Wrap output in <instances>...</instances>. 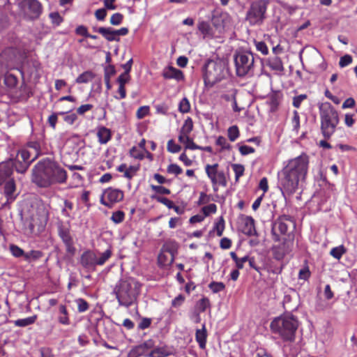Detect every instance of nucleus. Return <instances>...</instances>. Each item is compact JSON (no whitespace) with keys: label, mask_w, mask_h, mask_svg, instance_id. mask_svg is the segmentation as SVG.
<instances>
[{"label":"nucleus","mask_w":357,"mask_h":357,"mask_svg":"<svg viewBox=\"0 0 357 357\" xmlns=\"http://www.w3.org/2000/svg\"><path fill=\"white\" fill-rule=\"evenodd\" d=\"M4 183V195L7 199L6 203L13 202L16 199V196L14 195L16 190L15 181L11 178Z\"/></svg>","instance_id":"412c9836"},{"label":"nucleus","mask_w":357,"mask_h":357,"mask_svg":"<svg viewBox=\"0 0 357 357\" xmlns=\"http://www.w3.org/2000/svg\"><path fill=\"white\" fill-rule=\"evenodd\" d=\"M19 8L31 20L38 18L42 13V5L38 0H22L19 3Z\"/></svg>","instance_id":"f8f14e48"},{"label":"nucleus","mask_w":357,"mask_h":357,"mask_svg":"<svg viewBox=\"0 0 357 357\" xmlns=\"http://www.w3.org/2000/svg\"><path fill=\"white\" fill-rule=\"evenodd\" d=\"M202 211L205 217L210 214L215 213L217 211V206L215 204H210L207 206H204L202 208Z\"/></svg>","instance_id":"09e8293b"},{"label":"nucleus","mask_w":357,"mask_h":357,"mask_svg":"<svg viewBox=\"0 0 357 357\" xmlns=\"http://www.w3.org/2000/svg\"><path fill=\"white\" fill-rule=\"evenodd\" d=\"M240 135L237 126H230L227 130V136L231 142L236 141Z\"/></svg>","instance_id":"e433bc0d"},{"label":"nucleus","mask_w":357,"mask_h":357,"mask_svg":"<svg viewBox=\"0 0 357 357\" xmlns=\"http://www.w3.org/2000/svg\"><path fill=\"white\" fill-rule=\"evenodd\" d=\"M58 233L66 246V252L71 256H73L75 253L76 248L74 246L70 229L68 227L61 225L58 227Z\"/></svg>","instance_id":"2eb2a0df"},{"label":"nucleus","mask_w":357,"mask_h":357,"mask_svg":"<svg viewBox=\"0 0 357 357\" xmlns=\"http://www.w3.org/2000/svg\"><path fill=\"white\" fill-rule=\"evenodd\" d=\"M137 169L138 168L135 166H130L128 168L127 167L124 172L123 176L126 178L131 179L136 174Z\"/></svg>","instance_id":"69168bd1"},{"label":"nucleus","mask_w":357,"mask_h":357,"mask_svg":"<svg viewBox=\"0 0 357 357\" xmlns=\"http://www.w3.org/2000/svg\"><path fill=\"white\" fill-rule=\"evenodd\" d=\"M190 105L186 98H183L178 105V109L181 113H187L190 111Z\"/></svg>","instance_id":"3c124183"},{"label":"nucleus","mask_w":357,"mask_h":357,"mask_svg":"<svg viewBox=\"0 0 357 357\" xmlns=\"http://www.w3.org/2000/svg\"><path fill=\"white\" fill-rule=\"evenodd\" d=\"M307 98V95L305 94H301L299 96H295L294 98H293V106L296 108H299L301 105V102L306 100Z\"/></svg>","instance_id":"680f3d73"},{"label":"nucleus","mask_w":357,"mask_h":357,"mask_svg":"<svg viewBox=\"0 0 357 357\" xmlns=\"http://www.w3.org/2000/svg\"><path fill=\"white\" fill-rule=\"evenodd\" d=\"M77 305V310L79 312H86L89 309L88 303L83 298H77L75 300Z\"/></svg>","instance_id":"5fc2aeb1"},{"label":"nucleus","mask_w":357,"mask_h":357,"mask_svg":"<svg viewBox=\"0 0 357 357\" xmlns=\"http://www.w3.org/2000/svg\"><path fill=\"white\" fill-rule=\"evenodd\" d=\"M17 155H19L20 158L22 159L24 162H29V165L33 161L36 160L33 159L34 154L33 153V152L31 151L26 149L22 150Z\"/></svg>","instance_id":"72a5a7b5"},{"label":"nucleus","mask_w":357,"mask_h":357,"mask_svg":"<svg viewBox=\"0 0 357 357\" xmlns=\"http://www.w3.org/2000/svg\"><path fill=\"white\" fill-rule=\"evenodd\" d=\"M198 29L204 36H210L213 34L212 28L207 22H200L198 24Z\"/></svg>","instance_id":"2f4dec72"},{"label":"nucleus","mask_w":357,"mask_h":357,"mask_svg":"<svg viewBox=\"0 0 357 357\" xmlns=\"http://www.w3.org/2000/svg\"><path fill=\"white\" fill-rule=\"evenodd\" d=\"M97 137L100 144H105L111 139V130L104 126L99 127L97 131Z\"/></svg>","instance_id":"5701e85b"},{"label":"nucleus","mask_w":357,"mask_h":357,"mask_svg":"<svg viewBox=\"0 0 357 357\" xmlns=\"http://www.w3.org/2000/svg\"><path fill=\"white\" fill-rule=\"evenodd\" d=\"M6 162H12V172H13V169L16 170L17 172L24 174L26 172L27 169L29 167V162H24L22 159L20 158L19 155L14 160L10 159L6 160Z\"/></svg>","instance_id":"4be33fe9"},{"label":"nucleus","mask_w":357,"mask_h":357,"mask_svg":"<svg viewBox=\"0 0 357 357\" xmlns=\"http://www.w3.org/2000/svg\"><path fill=\"white\" fill-rule=\"evenodd\" d=\"M219 165L218 163L213 165H206L205 166V172L208 177L210 178L214 192H217L218 185L226 187L227 185V178L223 171H218Z\"/></svg>","instance_id":"9b49d317"},{"label":"nucleus","mask_w":357,"mask_h":357,"mask_svg":"<svg viewBox=\"0 0 357 357\" xmlns=\"http://www.w3.org/2000/svg\"><path fill=\"white\" fill-rule=\"evenodd\" d=\"M11 54H13L12 49H7L0 54V76L4 75V83L9 88L15 87L17 83V77L7 72L14 67Z\"/></svg>","instance_id":"1a4fd4ad"},{"label":"nucleus","mask_w":357,"mask_h":357,"mask_svg":"<svg viewBox=\"0 0 357 357\" xmlns=\"http://www.w3.org/2000/svg\"><path fill=\"white\" fill-rule=\"evenodd\" d=\"M28 147L29 148V151H31L34 154L33 159H36L43 153L40 151V145L38 142H30L28 144Z\"/></svg>","instance_id":"c9c22d12"},{"label":"nucleus","mask_w":357,"mask_h":357,"mask_svg":"<svg viewBox=\"0 0 357 357\" xmlns=\"http://www.w3.org/2000/svg\"><path fill=\"white\" fill-rule=\"evenodd\" d=\"M282 99V93L279 91H272L268 96L267 104L270 106V112H275L278 110Z\"/></svg>","instance_id":"f3484780"},{"label":"nucleus","mask_w":357,"mask_h":357,"mask_svg":"<svg viewBox=\"0 0 357 357\" xmlns=\"http://www.w3.org/2000/svg\"><path fill=\"white\" fill-rule=\"evenodd\" d=\"M241 231L244 234L248 236L256 234L255 220L251 216H246L243 218Z\"/></svg>","instance_id":"aec40b11"},{"label":"nucleus","mask_w":357,"mask_h":357,"mask_svg":"<svg viewBox=\"0 0 357 357\" xmlns=\"http://www.w3.org/2000/svg\"><path fill=\"white\" fill-rule=\"evenodd\" d=\"M130 155L131 157H132L135 159H139V160H142L144 157L143 152L142 151H140L136 146H133L130 150Z\"/></svg>","instance_id":"bf43d9fd"},{"label":"nucleus","mask_w":357,"mask_h":357,"mask_svg":"<svg viewBox=\"0 0 357 357\" xmlns=\"http://www.w3.org/2000/svg\"><path fill=\"white\" fill-rule=\"evenodd\" d=\"M123 196L122 190L109 188L103 192L100 197V203L108 208H112L114 204L123 200Z\"/></svg>","instance_id":"4468645a"},{"label":"nucleus","mask_w":357,"mask_h":357,"mask_svg":"<svg viewBox=\"0 0 357 357\" xmlns=\"http://www.w3.org/2000/svg\"><path fill=\"white\" fill-rule=\"evenodd\" d=\"M192 128H193L192 120L191 118L188 117L185 120V121L183 123V126L181 128L180 132H181L183 134H185V135H189V134L192 130Z\"/></svg>","instance_id":"f704fd0d"},{"label":"nucleus","mask_w":357,"mask_h":357,"mask_svg":"<svg viewBox=\"0 0 357 357\" xmlns=\"http://www.w3.org/2000/svg\"><path fill=\"white\" fill-rule=\"evenodd\" d=\"M178 244L175 241H168L165 243L163 245L161 251L163 252H166L171 257H174L175 258V255L178 252Z\"/></svg>","instance_id":"393cba45"},{"label":"nucleus","mask_w":357,"mask_h":357,"mask_svg":"<svg viewBox=\"0 0 357 357\" xmlns=\"http://www.w3.org/2000/svg\"><path fill=\"white\" fill-rule=\"evenodd\" d=\"M130 76L127 73H121L116 79L119 84L126 85L129 82Z\"/></svg>","instance_id":"338daca9"},{"label":"nucleus","mask_w":357,"mask_h":357,"mask_svg":"<svg viewBox=\"0 0 357 357\" xmlns=\"http://www.w3.org/2000/svg\"><path fill=\"white\" fill-rule=\"evenodd\" d=\"M321 130L325 139H329L335 131L339 123L338 113L331 105L320 108Z\"/></svg>","instance_id":"39448f33"},{"label":"nucleus","mask_w":357,"mask_h":357,"mask_svg":"<svg viewBox=\"0 0 357 357\" xmlns=\"http://www.w3.org/2000/svg\"><path fill=\"white\" fill-rule=\"evenodd\" d=\"M215 144L221 146L222 150H230L231 148L230 144L227 142L226 138L223 136H219L216 139Z\"/></svg>","instance_id":"de8ad7c7"},{"label":"nucleus","mask_w":357,"mask_h":357,"mask_svg":"<svg viewBox=\"0 0 357 357\" xmlns=\"http://www.w3.org/2000/svg\"><path fill=\"white\" fill-rule=\"evenodd\" d=\"M37 319L36 315H33L24 319H20L14 321V324L17 327H26L35 323Z\"/></svg>","instance_id":"c85d7f7f"},{"label":"nucleus","mask_w":357,"mask_h":357,"mask_svg":"<svg viewBox=\"0 0 357 357\" xmlns=\"http://www.w3.org/2000/svg\"><path fill=\"white\" fill-rule=\"evenodd\" d=\"M291 123L293 126V130L296 132H298L300 128V116L298 112L296 110L294 111L293 112Z\"/></svg>","instance_id":"8fccbe9b"},{"label":"nucleus","mask_w":357,"mask_h":357,"mask_svg":"<svg viewBox=\"0 0 357 357\" xmlns=\"http://www.w3.org/2000/svg\"><path fill=\"white\" fill-rule=\"evenodd\" d=\"M272 332L278 335L284 342H294L298 327L296 317L290 313L275 317L270 325Z\"/></svg>","instance_id":"20e7f679"},{"label":"nucleus","mask_w":357,"mask_h":357,"mask_svg":"<svg viewBox=\"0 0 357 357\" xmlns=\"http://www.w3.org/2000/svg\"><path fill=\"white\" fill-rule=\"evenodd\" d=\"M10 250L12 255L16 257H24V255L26 254L22 249L15 245H11L10 246Z\"/></svg>","instance_id":"13d9d810"},{"label":"nucleus","mask_w":357,"mask_h":357,"mask_svg":"<svg viewBox=\"0 0 357 357\" xmlns=\"http://www.w3.org/2000/svg\"><path fill=\"white\" fill-rule=\"evenodd\" d=\"M49 17L51 20L52 24L56 26H59L63 21V17L60 15L58 12H52L49 15Z\"/></svg>","instance_id":"37998d69"},{"label":"nucleus","mask_w":357,"mask_h":357,"mask_svg":"<svg viewBox=\"0 0 357 357\" xmlns=\"http://www.w3.org/2000/svg\"><path fill=\"white\" fill-rule=\"evenodd\" d=\"M149 112V107L148 106L140 107L137 111V117L139 119L145 117Z\"/></svg>","instance_id":"774afa93"},{"label":"nucleus","mask_w":357,"mask_h":357,"mask_svg":"<svg viewBox=\"0 0 357 357\" xmlns=\"http://www.w3.org/2000/svg\"><path fill=\"white\" fill-rule=\"evenodd\" d=\"M267 65L273 70L280 72V73L284 71L282 61L281 59L278 56H274L272 58H269L267 61Z\"/></svg>","instance_id":"a878e982"},{"label":"nucleus","mask_w":357,"mask_h":357,"mask_svg":"<svg viewBox=\"0 0 357 357\" xmlns=\"http://www.w3.org/2000/svg\"><path fill=\"white\" fill-rule=\"evenodd\" d=\"M352 62V57L349 54L344 55L342 56L339 61V65L341 68L349 66Z\"/></svg>","instance_id":"0e129e2a"},{"label":"nucleus","mask_w":357,"mask_h":357,"mask_svg":"<svg viewBox=\"0 0 357 357\" xmlns=\"http://www.w3.org/2000/svg\"><path fill=\"white\" fill-rule=\"evenodd\" d=\"M207 333L205 324L202 325V329H197L195 339L201 349H205L206 344Z\"/></svg>","instance_id":"b1692460"},{"label":"nucleus","mask_w":357,"mask_h":357,"mask_svg":"<svg viewBox=\"0 0 357 357\" xmlns=\"http://www.w3.org/2000/svg\"><path fill=\"white\" fill-rule=\"evenodd\" d=\"M141 287V283L136 279L131 277L124 278L118 281L113 291L119 304L128 307L136 302Z\"/></svg>","instance_id":"7ed1b4c3"},{"label":"nucleus","mask_w":357,"mask_h":357,"mask_svg":"<svg viewBox=\"0 0 357 357\" xmlns=\"http://www.w3.org/2000/svg\"><path fill=\"white\" fill-rule=\"evenodd\" d=\"M110 249L103 252H96L93 250H85L80 256L79 264L87 272H94L97 266L104 265L112 257Z\"/></svg>","instance_id":"0eeeda50"},{"label":"nucleus","mask_w":357,"mask_h":357,"mask_svg":"<svg viewBox=\"0 0 357 357\" xmlns=\"http://www.w3.org/2000/svg\"><path fill=\"white\" fill-rule=\"evenodd\" d=\"M152 198L155 199L158 202L165 205L168 208H172L174 207V202L167 197L153 195Z\"/></svg>","instance_id":"49530a36"},{"label":"nucleus","mask_w":357,"mask_h":357,"mask_svg":"<svg viewBox=\"0 0 357 357\" xmlns=\"http://www.w3.org/2000/svg\"><path fill=\"white\" fill-rule=\"evenodd\" d=\"M11 162H2L0 163V186L11 178L13 174Z\"/></svg>","instance_id":"a211bd4d"},{"label":"nucleus","mask_w":357,"mask_h":357,"mask_svg":"<svg viewBox=\"0 0 357 357\" xmlns=\"http://www.w3.org/2000/svg\"><path fill=\"white\" fill-rule=\"evenodd\" d=\"M236 73L238 77L252 76L255 70V55L250 51L236 52L234 55Z\"/></svg>","instance_id":"6e6552de"},{"label":"nucleus","mask_w":357,"mask_h":357,"mask_svg":"<svg viewBox=\"0 0 357 357\" xmlns=\"http://www.w3.org/2000/svg\"><path fill=\"white\" fill-rule=\"evenodd\" d=\"M231 167L235 173V180L238 181L239 178L244 174V166L241 164H233Z\"/></svg>","instance_id":"c03bdc74"},{"label":"nucleus","mask_w":357,"mask_h":357,"mask_svg":"<svg viewBox=\"0 0 357 357\" xmlns=\"http://www.w3.org/2000/svg\"><path fill=\"white\" fill-rule=\"evenodd\" d=\"M224 229H225V220L222 217H220L219 220L215 223L213 231H216L217 236H222Z\"/></svg>","instance_id":"ea45409f"},{"label":"nucleus","mask_w":357,"mask_h":357,"mask_svg":"<svg viewBox=\"0 0 357 357\" xmlns=\"http://www.w3.org/2000/svg\"><path fill=\"white\" fill-rule=\"evenodd\" d=\"M254 44L256 50L261 52L263 55L266 56L268 54V48L264 41H258L255 40Z\"/></svg>","instance_id":"a19ab883"},{"label":"nucleus","mask_w":357,"mask_h":357,"mask_svg":"<svg viewBox=\"0 0 357 357\" xmlns=\"http://www.w3.org/2000/svg\"><path fill=\"white\" fill-rule=\"evenodd\" d=\"M294 226V222L289 215H282L278 218L273 224L271 232L275 241H279L280 235L287 234L289 227Z\"/></svg>","instance_id":"ddd939ff"},{"label":"nucleus","mask_w":357,"mask_h":357,"mask_svg":"<svg viewBox=\"0 0 357 357\" xmlns=\"http://www.w3.org/2000/svg\"><path fill=\"white\" fill-rule=\"evenodd\" d=\"M308 167L309 156L305 153L285 162L278 174V187L284 195H290L296 192L300 183L305 180Z\"/></svg>","instance_id":"f257e3e1"},{"label":"nucleus","mask_w":357,"mask_h":357,"mask_svg":"<svg viewBox=\"0 0 357 357\" xmlns=\"http://www.w3.org/2000/svg\"><path fill=\"white\" fill-rule=\"evenodd\" d=\"M347 252V249L344 245H339L331 250L330 254L336 259H340L344 254Z\"/></svg>","instance_id":"473e14b6"},{"label":"nucleus","mask_w":357,"mask_h":357,"mask_svg":"<svg viewBox=\"0 0 357 357\" xmlns=\"http://www.w3.org/2000/svg\"><path fill=\"white\" fill-rule=\"evenodd\" d=\"M66 170L57 162L45 158L37 163L33 169L32 181L40 188H48L66 182Z\"/></svg>","instance_id":"f03ea898"},{"label":"nucleus","mask_w":357,"mask_h":357,"mask_svg":"<svg viewBox=\"0 0 357 357\" xmlns=\"http://www.w3.org/2000/svg\"><path fill=\"white\" fill-rule=\"evenodd\" d=\"M59 311L60 314L58 317L59 322L63 325H69L70 319L68 317V313L66 305H61L59 307Z\"/></svg>","instance_id":"bb28decb"},{"label":"nucleus","mask_w":357,"mask_h":357,"mask_svg":"<svg viewBox=\"0 0 357 357\" xmlns=\"http://www.w3.org/2000/svg\"><path fill=\"white\" fill-rule=\"evenodd\" d=\"M167 151L170 153H176L181 151V146L176 144L173 139H170L167 142Z\"/></svg>","instance_id":"864d4df0"},{"label":"nucleus","mask_w":357,"mask_h":357,"mask_svg":"<svg viewBox=\"0 0 357 357\" xmlns=\"http://www.w3.org/2000/svg\"><path fill=\"white\" fill-rule=\"evenodd\" d=\"M95 77V75L89 70L85 71L79 75L75 82L77 84L88 83L91 81Z\"/></svg>","instance_id":"c756f323"},{"label":"nucleus","mask_w":357,"mask_h":357,"mask_svg":"<svg viewBox=\"0 0 357 357\" xmlns=\"http://www.w3.org/2000/svg\"><path fill=\"white\" fill-rule=\"evenodd\" d=\"M123 20V15L121 13H116L111 16L110 23L112 25L118 26L121 24Z\"/></svg>","instance_id":"603ef678"},{"label":"nucleus","mask_w":357,"mask_h":357,"mask_svg":"<svg viewBox=\"0 0 357 357\" xmlns=\"http://www.w3.org/2000/svg\"><path fill=\"white\" fill-rule=\"evenodd\" d=\"M228 70L225 62L220 59L208 60L204 66V82L211 86L220 82L226 77Z\"/></svg>","instance_id":"423d86ee"},{"label":"nucleus","mask_w":357,"mask_h":357,"mask_svg":"<svg viewBox=\"0 0 357 357\" xmlns=\"http://www.w3.org/2000/svg\"><path fill=\"white\" fill-rule=\"evenodd\" d=\"M162 75L165 79H175L177 82L183 81L185 79L184 74L181 70L171 66L163 69Z\"/></svg>","instance_id":"dca6fc26"},{"label":"nucleus","mask_w":357,"mask_h":357,"mask_svg":"<svg viewBox=\"0 0 357 357\" xmlns=\"http://www.w3.org/2000/svg\"><path fill=\"white\" fill-rule=\"evenodd\" d=\"M43 257V252L40 250H31L24 255V258L27 261H35Z\"/></svg>","instance_id":"4c0bfd02"},{"label":"nucleus","mask_w":357,"mask_h":357,"mask_svg":"<svg viewBox=\"0 0 357 357\" xmlns=\"http://www.w3.org/2000/svg\"><path fill=\"white\" fill-rule=\"evenodd\" d=\"M99 33L101 34L107 41H115L114 29L112 27H100Z\"/></svg>","instance_id":"cd10ccee"},{"label":"nucleus","mask_w":357,"mask_h":357,"mask_svg":"<svg viewBox=\"0 0 357 357\" xmlns=\"http://www.w3.org/2000/svg\"><path fill=\"white\" fill-rule=\"evenodd\" d=\"M116 73L115 68L113 65H109L106 66L104 69V78H109L114 75Z\"/></svg>","instance_id":"e2e57ef3"},{"label":"nucleus","mask_w":357,"mask_h":357,"mask_svg":"<svg viewBox=\"0 0 357 357\" xmlns=\"http://www.w3.org/2000/svg\"><path fill=\"white\" fill-rule=\"evenodd\" d=\"M151 189L156 193L161 195H169L171 193L170 190L166 188L162 185H151Z\"/></svg>","instance_id":"052dcab7"},{"label":"nucleus","mask_w":357,"mask_h":357,"mask_svg":"<svg viewBox=\"0 0 357 357\" xmlns=\"http://www.w3.org/2000/svg\"><path fill=\"white\" fill-rule=\"evenodd\" d=\"M153 347V341L152 340H148L132 349L130 352V356L136 357L138 356L146 355L148 351Z\"/></svg>","instance_id":"6ab92c4d"},{"label":"nucleus","mask_w":357,"mask_h":357,"mask_svg":"<svg viewBox=\"0 0 357 357\" xmlns=\"http://www.w3.org/2000/svg\"><path fill=\"white\" fill-rule=\"evenodd\" d=\"M209 306V299L208 298L204 297L197 303L196 307L199 312H204Z\"/></svg>","instance_id":"58836bf2"},{"label":"nucleus","mask_w":357,"mask_h":357,"mask_svg":"<svg viewBox=\"0 0 357 357\" xmlns=\"http://www.w3.org/2000/svg\"><path fill=\"white\" fill-rule=\"evenodd\" d=\"M169 174L178 176L183 172V169L176 164H170L167 169Z\"/></svg>","instance_id":"6e6d98bb"},{"label":"nucleus","mask_w":357,"mask_h":357,"mask_svg":"<svg viewBox=\"0 0 357 357\" xmlns=\"http://www.w3.org/2000/svg\"><path fill=\"white\" fill-rule=\"evenodd\" d=\"M209 289L213 293L216 294L225 289V285L222 282H211L208 284Z\"/></svg>","instance_id":"79ce46f5"},{"label":"nucleus","mask_w":357,"mask_h":357,"mask_svg":"<svg viewBox=\"0 0 357 357\" xmlns=\"http://www.w3.org/2000/svg\"><path fill=\"white\" fill-rule=\"evenodd\" d=\"M267 3L259 0L252 2L247 12L246 20L251 25H260L266 18Z\"/></svg>","instance_id":"9d476101"},{"label":"nucleus","mask_w":357,"mask_h":357,"mask_svg":"<svg viewBox=\"0 0 357 357\" xmlns=\"http://www.w3.org/2000/svg\"><path fill=\"white\" fill-rule=\"evenodd\" d=\"M158 261L160 265L167 266L171 265L174 261V257L168 255L166 252H160L158 255Z\"/></svg>","instance_id":"7c9ffc66"},{"label":"nucleus","mask_w":357,"mask_h":357,"mask_svg":"<svg viewBox=\"0 0 357 357\" xmlns=\"http://www.w3.org/2000/svg\"><path fill=\"white\" fill-rule=\"evenodd\" d=\"M125 218V213L122 211H116L115 212H113L111 220L115 223V224H119L121 223Z\"/></svg>","instance_id":"a18cd8bd"},{"label":"nucleus","mask_w":357,"mask_h":357,"mask_svg":"<svg viewBox=\"0 0 357 357\" xmlns=\"http://www.w3.org/2000/svg\"><path fill=\"white\" fill-rule=\"evenodd\" d=\"M311 275V273L307 266L301 268L298 272V278L300 280H307Z\"/></svg>","instance_id":"4d7b16f0"}]
</instances>
